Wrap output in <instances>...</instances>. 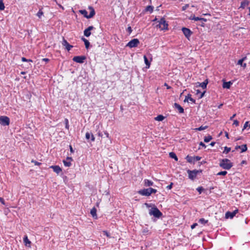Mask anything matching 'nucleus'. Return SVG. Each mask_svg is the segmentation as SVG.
<instances>
[{"label":"nucleus","instance_id":"nucleus-1","mask_svg":"<svg viewBox=\"0 0 250 250\" xmlns=\"http://www.w3.org/2000/svg\"><path fill=\"white\" fill-rule=\"evenodd\" d=\"M219 166L223 169L229 170L232 167L233 164L229 159L225 158L220 160Z\"/></svg>","mask_w":250,"mask_h":250},{"label":"nucleus","instance_id":"nucleus-2","mask_svg":"<svg viewBox=\"0 0 250 250\" xmlns=\"http://www.w3.org/2000/svg\"><path fill=\"white\" fill-rule=\"evenodd\" d=\"M157 190L151 188H144L138 191V193L143 196H149L152 193H156Z\"/></svg>","mask_w":250,"mask_h":250},{"label":"nucleus","instance_id":"nucleus-3","mask_svg":"<svg viewBox=\"0 0 250 250\" xmlns=\"http://www.w3.org/2000/svg\"><path fill=\"white\" fill-rule=\"evenodd\" d=\"M89 9L90 10V13L89 15L87 14V12L85 10H81L79 11V12L83 15L84 17L86 18L87 19H90L92 18L95 14V12L94 9V8L91 7L89 6Z\"/></svg>","mask_w":250,"mask_h":250},{"label":"nucleus","instance_id":"nucleus-4","mask_svg":"<svg viewBox=\"0 0 250 250\" xmlns=\"http://www.w3.org/2000/svg\"><path fill=\"white\" fill-rule=\"evenodd\" d=\"M149 214L150 215H153L156 218H160L162 216V212L155 206H154L149 210Z\"/></svg>","mask_w":250,"mask_h":250},{"label":"nucleus","instance_id":"nucleus-5","mask_svg":"<svg viewBox=\"0 0 250 250\" xmlns=\"http://www.w3.org/2000/svg\"><path fill=\"white\" fill-rule=\"evenodd\" d=\"M161 30H167L168 28V23L165 19L161 18L159 21V24L157 25Z\"/></svg>","mask_w":250,"mask_h":250},{"label":"nucleus","instance_id":"nucleus-6","mask_svg":"<svg viewBox=\"0 0 250 250\" xmlns=\"http://www.w3.org/2000/svg\"><path fill=\"white\" fill-rule=\"evenodd\" d=\"M139 43L140 42L138 39H133L126 44V46L129 47V48L136 47Z\"/></svg>","mask_w":250,"mask_h":250},{"label":"nucleus","instance_id":"nucleus-7","mask_svg":"<svg viewBox=\"0 0 250 250\" xmlns=\"http://www.w3.org/2000/svg\"><path fill=\"white\" fill-rule=\"evenodd\" d=\"M10 124V119L7 116H0V124L3 126L8 125Z\"/></svg>","mask_w":250,"mask_h":250},{"label":"nucleus","instance_id":"nucleus-8","mask_svg":"<svg viewBox=\"0 0 250 250\" xmlns=\"http://www.w3.org/2000/svg\"><path fill=\"white\" fill-rule=\"evenodd\" d=\"M187 172L188 174V178L190 179L193 180L196 178L198 173L199 172V171L197 170H188L187 171Z\"/></svg>","mask_w":250,"mask_h":250},{"label":"nucleus","instance_id":"nucleus-9","mask_svg":"<svg viewBox=\"0 0 250 250\" xmlns=\"http://www.w3.org/2000/svg\"><path fill=\"white\" fill-rule=\"evenodd\" d=\"M85 59L86 57L84 56H77L73 58V61L77 63H82Z\"/></svg>","mask_w":250,"mask_h":250},{"label":"nucleus","instance_id":"nucleus-10","mask_svg":"<svg viewBox=\"0 0 250 250\" xmlns=\"http://www.w3.org/2000/svg\"><path fill=\"white\" fill-rule=\"evenodd\" d=\"M182 30L183 32V34H184V35L186 37V38H187L188 39L190 37V36L191 35L192 32H191V31L188 29V28H187L186 27H183L182 29Z\"/></svg>","mask_w":250,"mask_h":250},{"label":"nucleus","instance_id":"nucleus-11","mask_svg":"<svg viewBox=\"0 0 250 250\" xmlns=\"http://www.w3.org/2000/svg\"><path fill=\"white\" fill-rule=\"evenodd\" d=\"M238 212V210L236 209L232 212L227 211L225 214L226 218H232Z\"/></svg>","mask_w":250,"mask_h":250},{"label":"nucleus","instance_id":"nucleus-12","mask_svg":"<svg viewBox=\"0 0 250 250\" xmlns=\"http://www.w3.org/2000/svg\"><path fill=\"white\" fill-rule=\"evenodd\" d=\"M62 44L63 46L65 47V48L67 51H69L73 47V46L69 44L63 37Z\"/></svg>","mask_w":250,"mask_h":250},{"label":"nucleus","instance_id":"nucleus-13","mask_svg":"<svg viewBox=\"0 0 250 250\" xmlns=\"http://www.w3.org/2000/svg\"><path fill=\"white\" fill-rule=\"evenodd\" d=\"M94 28V27L93 26H90L86 29H85L84 30L83 33L84 35L86 36V37H88L91 35V31L93 30Z\"/></svg>","mask_w":250,"mask_h":250},{"label":"nucleus","instance_id":"nucleus-14","mask_svg":"<svg viewBox=\"0 0 250 250\" xmlns=\"http://www.w3.org/2000/svg\"><path fill=\"white\" fill-rule=\"evenodd\" d=\"M72 158L71 157H67L66 160H63V163L65 167H69L71 165V162Z\"/></svg>","mask_w":250,"mask_h":250},{"label":"nucleus","instance_id":"nucleus-15","mask_svg":"<svg viewBox=\"0 0 250 250\" xmlns=\"http://www.w3.org/2000/svg\"><path fill=\"white\" fill-rule=\"evenodd\" d=\"M50 168L57 174H59L62 171V168L59 166H51Z\"/></svg>","mask_w":250,"mask_h":250},{"label":"nucleus","instance_id":"nucleus-16","mask_svg":"<svg viewBox=\"0 0 250 250\" xmlns=\"http://www.w3.org/2000/svg\"><path fill=\"white\" fill-rule=\"evenodd\" d=\"M238 149H241V152H244L247 151V146L246 145H243L242 146H237L235 147V150H237Z\"/></svg>","mask_w":250,"mask_h":250},{"label":"nucleus","instance_id":"nucleus-17","mask_svg":"<svg viewBox=\"0 0 250 250\" xmlns=\"http://www.w3.org/2000/svg\"><path fill=\"white\" fill-rule=\"evenodd\" d=\"M23 240L25 246L28 247H31V241L28 239L27 235L24 236Z\"/></svg>","mask_w":250,"mask_h":250},{"label":"nucleus","instance_id":"nucleus-18","mask_svg":"<svg viewBox=\"0 0 250 250\" xmlns=\"http://www.w3.org/2000/svg\"><path fill=\"white\" fill-rule=\"evenodd\" d=\"M174 107H175V108L177 109L178 110L179 112L180 113H182L184 112V108L178 104L175 103L174 104Z\"/></svg>","mask_w":250,"mask_h":250},{"label":"nucleus","instance_id":"nucleus-19","mask_svg":"<svg viewBox=\"0 0 250 250\" xmlns=\"http://www.w3.org/2000/svg\"><path fill=\"white\" fill-rule=\"evenodd\" d=\"M85 138L86 139H89L91 138V140L92 142L95 141V137L93 135V134L90 133L89 132H86L85 134Z\"/></svg>","mask_w":250,"mask_h":250},{"label":"nucleus","instance_id":"nucleus-20","mask_svg":"<svg viewBox=\"0 0 250 250\" xmlns=\"http://www.w3.org/2000/svg\"><path fill=\"white\" fill-rule=\"evenodd\" d=\"M97 209L95 208H93L91 210H90V213L92 217L95 218H97Z\"/></svg>","mask_w":250,"mask_h":250},{"label":"nucleus","instance_id":"nucleus-21","mask_svg":"<svg viewBox=\"0 0 250 250\" xmlns=\"http://www.w3.org/2000/svg\"><path fill=\"white\" fill-rule=\"evenodd\" d=\"M189 101L193 103H195V100L191 98V95L190 94H188V96L186 97L184 102H188Z\"/></svg>","mask_w":250,"mask_h":250},{"label":"nucleus","instance_id":"nucleus-22","mask_svg":"<svg viewBox=\"0 0 250 250\" xmlns=\"http://www.w3.org/2000/svg\"><path fill=\"white\" fill-rule=\"evenodd\" d=\"M144 182V185L146 187H150L153 185V182L148 179H145Z\"/></svg>","mask_w":250,"mask_h":250},{"label":"nucleus","instance_id":"nucleus-23","mask_svg":"<svg viewBox=\"0 0 250 250\" xmlns=\"http://www.w3.org/2000/svg\"><path fill=\"white\" fill-rule=\"evenodd\" d=\"M232 84V83L230 81L228 82H224L223 83V87L224 88H227L229 89L230 88L231 85Z\"/></svg>","mask_w":250,"mask_h":250},{"label":"nucleus","instance_id":"nucleus-24","mask_svg":"<svg viewBox=\"0 0 250 250\" xmlns=\"http://www.w3.org/2000/svg\"><path fill=\"white\" fill-rule=\"evenodd\" d=\"M208 83V80L206 79L203 82L201 83H199V86H201L203 89H205L207 87V85Z\"/></svg>","mask_w":250,"mask_h":250},{"label":"nucleus","instance_id":"nucleus-25","mask_svg":"<svg viewBox=\"0 0 250 250\" xmlns=\"http://www.w3.org/2000/svg\"><path fill=\"white\" fill-rule=\"evenodd\" d=\"M188 162L189 163H194V157L188 155L186 158Z\"/></svg>","mask_w":250,"mask_h":250},{"label":"nucleus","instance_id":"nucleus-26","mask_svg":"<svg viewBox=\"0 0 250 250\" xmlns=\"http://www.w3.org/2000/svg\"><path fill=\"white\" fill-rule=\"evenodd\" d=\"M249 2L248 0H244L241 2V6H240V8L244 9L245 8V7L246 6L249 5Z\"/></svg>","mask_w":250,"mask_h":250},{"label":"nucleus","instance_id":"nucleus-27","mask_svg":"<svg viewBox=\"0 0 250 250\" xmlns=\"http://www.w3.org/2000/svg\"><path fill=\"white\" fill-rule=\"evenodd\" d=\"M82 41L84 42V44L86 48H88L90 45V43L87 40L83 37L82 38Z\"/></svg>","mask_w":250,"mask_h":250},{"label":"nucleus","instance_id":"nucleus-28","mask_svg":"<svg viewBox=\"0 0 250 250\" xmlns=\"http://www.w3.org/2000/svg\"><path fill=\"white\" fill-rule=\"evenodd\" d=\"M169 157L171 158L174 159L175 160L178 161V157L174 152H171L169 153Z\"/></svg>","mask_w":250,"mask_h":250},{"label":"nucleus","instance_id":"nucleus-29","mask_svg":"<svg viewBox=\"0 0 250 250\" xmlns=\"http://www.w3.org/2000/svg\"><path fill=\"white\" fill-rule=\"evenodd\" d=\"M198 222L200 224L205 225V224L208 223V220H205L204 218H200Z\"/></svg>","mask_w":250,"mask_h":250},{"label":"nucleus","instance_id":"nucleus-30","mask_svg":"<svg viewBox=\"0 0 250 250\" xmlns=\"http://www.w3.org/2000/svg\"><path fill=\"white\" fill-rule=\"evenodd\" d=\"M144 58L145 62L147 66V68H149L150 67V62L148 61L146 56L145 55L144 56Z\"/></svg>","mask_w":250,"mask_h":250},{"label":"nucleus","instance_id":"nucleus-31","mask_svg":"<svg viewBox=\"0 0 250 250\" xmlns=\"http://www.w3.org/2000/svg\"><path fill=\"white\" fill-rule=\"evenodd\" d=\"M165 119V117L162 115H159L155 118V120L158 121H162Z\"/></svg>","mask_w":250,"mask_h":250},{"label":"nucleus","instance_id":"nucleus-32","mask_svg":"<svg viewBox=\"0 0 250 250\" xmlns=\"http://www.w3.org/2000/svg\"><path fill=\"white\" fill-rule=\"evenodd\" d=\"M145 10L146 11H148L150 13H151L153 11V7L151 5H148L146 7Z\"/></svg>","mask_w":250,"mask_h":250},{"label":"nucleus","instance_id":"nucleus-33","mask_svg":"<svg viewBox=\"0 0 250 250\" xmlns=\"http://www.w3.org/2000/svg\"><path fill=\"white\" fill-rule=\"evenodd\" d=\"M212 137L210 135L206 136L204 138V142L206 143L209 142L212 139Z\"/></svg>","mask_w":250,"mask_h":250},{"label":"nucleus","instance_id":"nucleus-34","mask_svg":"<svg viewBox=\"0 0 250 250\" xmlns=\"http://www.w3.org/2000/svg\"><path fill=\"white\" fill-rule=\"evenodd\" d=\"M247 59V57H244L242 59L239 60L237 62V64L240 65H242V63H243V62Z\"/></svg>","mask_w":250,"mask_h":250},{"label":"nucleus","instance_id":"nucleus-35","mask_svg":"<svg viewBox=\"0 0 250 250\" xmlns=\"http://www.w3.org/2000/svg\"><path fill=\"white\" fill-rule=\"evenodd\" d=\"M208 126H201L200 127H199L198 128H196L195 129L196 130H198V131H201V130L207 129L208 128Z\"/></svg>","mask_w":250,"mask_h":250},{"label":"nucleus","instance_id":"nucleus-36","mask_svg":"<svg viewBox=\"0 0 250 250\" xmlns=\"http://www.w3.org/2000/svg\"><path fill=\"white\" fill-rule=\"evenodd\" d=\"M43 15V12L42 10V9H40L38 12L37 14V16L39 18H41L42 16Z\"/></svg>","mask_w":250,"mask_h":250},{"label":"nucleus","instance_id":"nucleus-37","mask_svg":"<svg viewBox=\"0 0 250 250\" xmlns=\"http://www.w3.org/2000/svg\"><path fill=\"white\" fill-rule=\"evenodd\" d=\"M188 19L190 20H194V21H199L200 18L196 17L195 16H191L190 17H189Z\"/></svg>","mask_w":250,"mask_h":250},{"label":"nucleus","instance_id":"nucleus-38","mask_svg":"<svg viewBox=\"0 0 250 250\" xmlns=\"http://www.w3.org/2000/svg\"><path fill=\"white\" fill-rule=\"evenodd\" d=\"M231 150L230 147H228L227 146H225L224 148V151H223L224 153L227 154Z\"/></svg>","mask_w":250,"mask_h":250},{"label":"nucleus","instance_id":"nucleus-39","mask_svg":"<svg viewBox=\"0 0 250 250\" xmlns=\"http://www.w3.org/2000/svg\"><path fill=\"white\" fill-rule=\"evenodd\" d=\"M5 6L2 0H0V10H3L4 9Z\"/></svg>","mask_w":250,"mask_h":250},{"label":"nucleus","instance_id":"nucleus-40","mask_svg":"<svg viewBox=\"0 0 250 250\" xmlns=\"http://www.w3.org/2000/svg\"><path fill=\"white\" fill-rule=\"evenodd\" d=\"M227 174V171H222L218 172L217 174V175H223L225 176Z\"/></svg>","mask_w":250,"mask_h":250},{"label":"nucleus","instance_id":"nucleus-41","mask_svg":"<svg viewBox=\"0 0 250 250\" xmlns=\"http://www.w3.org/2000/svg\"><path fill=\"white\" fill-rule=\"evenodd\" d=\"M21 61L22 62H32V60H30V59H26L24 57H22L21 58Z\"/></svg>","mask_w":250,"mask_h":250},{"label":"nucleus","instance_id":"nucleus-42","mask_svg":"<svg viewBox=\"0 0 250 250\" xmlns=\"http://www.w3.org/2000/svg\"><path fill=\"white\" fill-rule=\"evenodd\" d=\"M197 190L200 193H201L204 190V188H203V187H200L197 188Z\"/></svg>","mask_w":250,"mask_h":250},{"label":"nucleus","instance_id":"nucleus-43","mask_svg":"<svg viewBox=\"0 0 250 250\" xmlns=\"http://www.w3.org/2000/svg\"><path fill=\"white\" fill-rule=\"evenodd\" d=\"M194 157V162L195 161H199L201 160V157H200V156H195V157Z\"/></svg>","mask_w":250,"mask_h":250},{"label":"nucleus","instance_id":"nucleus-44","mask_svg":"<svg viewBox=\"0 0 250 250\" xmlns=\"http://www.w3.org/2000/svg\"><path fill=\"white\" fill-rule=\"evenodd\" d=\"M32 163H34L35 164V165H38V166H39L41 164V163H39V162H38L36 161H34V160H32Z\"/></svg>","mask_w":250,"mask_h":250},{"label":"nucleus","instance_id":"nucleus-45","mask_svg":"<svg viewBox=\"0 0 250 250\" xmlns=\"http://www.w3.org/2000/svg\"><path fill=\"white\" fill-rule=\"evenodd\" d=\"M233 125H235L236 126H238L239 123L237 120H235L233 121Z\"/></svg>","mask_w":250,"mask_h":250},{"label":"nucleus","instance_id":"nucleus-46","mask_svg":"<svg viewBox=\"0 0 250 250\" xmlns=\"http://www.w3.org/2000/svg\"><path fill=\"white\" fill-rule=\"evenodd\" d=\"M65 127L68 129L69 125H68V121L67 119H65Z\"/></svg>","mask_w":250,"mask_h":250},{"label":"nucleus","instance_id":"nucleus-47","mask_svg":"<svg viewBox=\"0 0 250 250\" xmlns=\"http://www.w3.org/2000/svg\"><path fill=\"white\" fill-rule=\"evenodd\" d=\"M173 183H171L170 184L167 186V188L168 189H170L172 188Z\"/></svg>","mask_w":250,"mask_h":250},{"label":"nucleus","instance_id":"nucleus-48","mask_svg":"<svg viewBox=\"0 0 250 250\" xmlns=\"http://www.w3.org/2000/svg\"><path fill=\"white\" fill-rule=\"evenodd\" d=\"M248 124H249V122H246L245 123V124L244 125V127H243V129H246L248 126Z\"/></svg>","mask_w":250,"mask_h":250},{"label":"nucleus","instance_id":"nucleus-49","mask_svg":"<svg viewBox=\"0 0 250 250\" xmlns=\"http://www.w3.org/2000/svg\"><path fill=\"white\" fill-rule=\"evenodd\" d=\"M127 31L130 34L132 32V29H131V27L130 26H129L127 27Z\"/></svg>","mask_w":250,"mask_h":250},{"label":"nucleus","instance_id":"nucleus-50","mask_svg":"<svg viewBox=\"0 0 250 250\" xmlns=\"http://www.w3.org/2000/svg\"><path fill=\"white\" fill-rule=\"evenodd\" d=\"M188 7V4H186L182 7V10L185 11Z\"/></svg>","mask_w":250,"mask_h":250},{"label":"nucleus","instance_id":"nucleus-51","mask_svg":"<svg viewBox=\"0 0 250 250\" xmlns=\"http://www.w3.org/2000/svg\"><path fill=\"white\" fill-rule=\"evenodd\" d=\"M198 225V224L197 223H194L191 226V229H194Z\"/></svg>","mask_w":250,"mask_h":250},{"label":"nucleus","instance_id":"nucleus-52","mask_svg":"<svg viewBox=\"0 0 250 250\" xmlns=\"http://www.w3.org/2000/svg\"><path fill=\"white\" fill-rule=\"evenodd\" d=\"M104 134L105 135V136H106V137L107 138H109V139H110V137H109V133H108L106 131H104Z\"/></svg>","mask_w":250,"mask_h":250},{"label":"nucleus","instance_id":"nucleus-53","mask_svg":"<svg viewBox=\"0 0 250 250\" xmlns=\"http://www.w3.org/2000/svg\"><path fill=\"white\" fill-rule=\"evenodd\" d=\"M0 202L3 204V205H5V202H4V199L0 197Z\"/></svg>","mask_w":250,"mask_h":250},{"label":"nucleus","instance_id":"nucleus-54","mask_svg":"<svg viewBox=\"0 0 250 250\" xmlns=\"http://www.w3.org/2000/svg\"><path fill=\"white\" fill-rule=\"evenodd\" d=\"M42 61L47 62H49V60L47 58H43L42 59Z\"/></svg>","mask_w":250,"mask_h":250},{"label":"nucleus","instance_id":"nucleus-55","mask_svg":"<svg viewBox=\"0 0 250 250\" xmlns=\"http://www.w3.org/2000/svg\"><path fill=\"white\" fill-rule=\"evenodd\" d=\"M199 145L204 147H206V145L202 142L200 143Z\"/></svg>","mask_w":250,"mask_h":250},{"label":"nucleus","instance_id":"nucleus-56","mask_svg":"<svg viewBox=\"0 0 250 250\" xmlns=\"http://www.w3.org/2000/svg\"><path fill=\"white\" fill-rule=\"evenodd\" d=\"M104 235H105L107 237H109V233H108V232L106 231H104Z\"/></svg>","mask_w":250,"mask_h":250},{"label":"nucleus","instance_id":"nucleus-57","mask_svg":"<svg viewBox=\"0 0 250 250\" xmlns=\"http://www.w3.org/2000/svg\"><path fill=\"white\" fill-rule=\"evenodd\" d=\"M199 21H206L207 20L206 19L203 18H200Z\"/></svg>","mask_w":250,"mask_h":250},{"label":"nucleus","instance_id":"nucleus-58","mask_svg":"<svg viewBox=\"0 0 250 250\" xmlns=\"http://www.w3.org/2000/svg\"><path fill=\"white\" fill-rule=\"evenodd\" d=\"M241 66L245 68L247 66V64L246 63H243L242 65H241Z\"/></svg>","mask_w":250,"mask_h":250},{"label":"nucleus","instance_id":"nucleus-59","mask_svg":"<svg viewBox=\"0 0 250 250\" xmlns=\"http://www.w3.org/2000/svg\"><path fill=\"white\" fill-rule=\"evenodd\" d=\"M69 148H70V150L71 152H72V153L74 152V150H73V148L71 146H69Z\"/></svg>","mask_w":250,"mask_h":250},{"label":"nucleus","instance_id":"nucleus-60","mask_svg":"<svg viewBox=\"0 0 250 250\" xmlns=\"http://www.w3.org/2000/svg\"><path fill=\"white\" fill-rule=\"evenodd\" d=\"M236 116V114H234L230 118V120H232V119Z\"/></svg>","mask_w":250,"mask_h":250},{"label":"nucleus","instance_id":"nucleus-61","mask_svg":"<svg viewBox=\"0 0 250 250\" xmlns=\"http://www.w3.org/2000/svg\"><path fill=\"white\" fill-rule=\"evenodd\" d=\"M145 205L146 206V207L147 208H149L151 207V205L150 204H149L148 203H145Z\"/></svg>","mask_w":250,"mask_h":250},{"label":"nucleus","instance_id":"nucleus-62","mask_svg":"<svg viewBox=\"0 0 250 250\" xmlns=\"http://www.w3.org/2000/svg\"><path fill=\"white\" fill-rule=\"evenodd\" d=\"M98 136H100V137H103V134H102V133L101 132H100V131H99V132H98Z\"/></svg>","mask_w":250,"mask_h":250},{"label":"nucleus","instance_id":"nucleus-63","mask_svg":"<svg viewBox=\"0 0 250 250\" xmlns=\"http://www.w3.org/2000/svg\"><path fill=\"white\" fill-rule=\"evenodd\" d=\"M204 94H205V92H204L202 93L201 94V95H200V98H202V97L204 96Z\"/></svg>","mask_w":250,"mask_h":250},{"label":"nucleus","instance_id":"nucleus-64","mask_svg":"<svg viewBox=\"0 0 250 250\" xmlns=\"http://www.w3.org/2000/svg\"><path fill=\"white\" fill-rule=\"evenodd\" d=\"M215 143V142H211L210 144V145L211 146H214Z\"/></svg>","mask_w":250,"mask_h":250}]
</instances>
